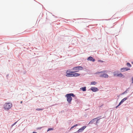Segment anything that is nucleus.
Masks as SVG:
<instances>
[{
    "label": "nucleus",
    "instance_id": "nucleus-18",
    "mask_svg": "<svg viewBox=\"0 0 133 133\" xmlns=\"http://www.w3.org/2000/svg\"><path fill=\"white\" fill-rule=\"evenodd\" d=\"M127 66L130 67H131V65L129 63H127Z\"/></svg>",
    "mask_w": 133,
    "mask_h": 133
},
{
    "label": "nucleus",
    "instance_id": "nucleus-2",
    "mask_svg": "<svg viewBox=\"0 0 133 133\" xmlns=\"http://www.w3.org/2000/svg\"><path fill=\"white\" fill-rule=\"evenodd\" d=\"M83 68L81 66H78L73 68L72 70H74L73 72L75 73L79 72L80 70H83Z\"/></svg>",
    "mask_w": 133,
    "mask_h": 133
},
{
    "label": "nucleus",
    "instance_id": "nucleus-22",
    "mask_svg": "<svg viewBox=\"0 0 133 133\" xmlns=\"http://www.w3.org/2000/svg\"><path fill=\"white\" fill-rule=\"evenodd\" d=\"M131 80L132 81V83H133V77L132 78Z\"/></svg>",
    "mask_w": 133,
    "mask_h": 133
},
{
    "label": "nucleus",
    "instance_id": "nucleus-3",
    "mask_svg": "<svg viewBox=\"0 0 133 133\" xmlns=\"http://www.w3.org/2000/svg\"><path fill=\"white\" fill-rule=\"evenodd\" d=\"M12 105V104L11 103H6L4 105V108H11Z\"/></svg>",
    "mask_w": 133,
    "mask_h": 133
},
{
    "label": "nucleus",
    "instance_id": "nucleus-23",
    "mask_svg": "<svg viewBox=\"0 0 133 133\" xmlns=\"http://www.w3.org/2000/svg\"><path fill=\"white\" fill-rule=\"evenodd\" d=\"M32 133H37L36 132H33Z\"/></svg>",
    "mask_w": 133,
    "mask_h": 133
},
{
    "label": "nucleus",
    "instance_id": "nucleus-19",
    "mask_svg": "<svg viewBox=\"0 0 133 133\" xmlns=\"http://www.w3.org/2000/svg\"><path fill=\"white\" fill-rule=\"evenodd\" d=\"M78 125L77 124H76L75 125H74L72 126L71 128H70V130H71V129H72L74 127H75L76 126H77Z\"/></svg>",
    "mask_w": 133,
    "mask_h": 133
},
{
    "label": "nucleus",
    "instance_id": "nucleus-20",
    "mask_svg": "<svg viewBox=\"0 0 133 133\" xmlns=\"http://www.w3.org/2000/svg\"><path fill=\"white\" fill-rule=\"evenodd\" d=\"M53 130V129L52 128H49L48 129L47 131H49L51 130Z\"/></svg>",
    "mask_w": 133,
    "mask_h": 133
},
{
    "label": "nucleus",
    "instance_id": "nucleus-9",
    "mask_svg": "<svg viewBox=\"0 0 133 133\" xmlns=\"http://www.w3.org/2000/svg\"><path fill=\"white\" fill-rule=\"evenodd\" d=\"M86 126H84L83 127H82L80 128L78 130V132H82L86 128Z\"/></svg>",
    "mask_w": 133,
    "mask_h": 133
},
{
    "label": "nucleus",
    "instance_id": "nucleus-24",
    "mask_svg": "<svg viewBox=\"0 0 133 133\" xmlns=\"http://www.w3.org/2000/svg\"><path fill=\"white\" fill-rule=\"evenodd\" d=\"M126 92V91H125V92H124L123 93V94H125V92Z\"/></svg>",
    "mask_w": 133,
    "mask_h": 133
},
{
    "label": "nucleus",
    "instance_id": "nucleus-14",
    "mask_svg": "<svg viewBox=\"0 0 133 133\" xmlns=\"http://www.w3.org/2000/svg\"><path fill=\"white\" fill-rule=\"evenodd\" d=\"M118 72L117 71H115L114 72V75L115 76H117V74Z\"/></svg>",
    "mask_w": 133,
    "mask_h": 133
},
{
    "label": "nucleus",
    "instance_id": "nucleus-7",
    "mask_svg": "<svg viewBox=\"0 0 133 133\" xmlns=\"http://www.w3.org/2000/svg\"><path fill=\"white\" fill-rule=\"evenodd\" d=\"M90 89L93 92H96L98 91V88L96 87H92Z\"/></svg>",
    "mask_w": 133,
    "mask_h": 133
},
{
    "label": "nucleus",
    "instance_id": "nucleus-4",
    "mask_svg": "<svg viewBox=\"0 0 133 133\" xmlns=\"http://www.w3.org/2000/svg\"><path fill=\"white\" fill-rule=\"evenodd\" d=\"M74 73L73 71H71L68 70L66 72V76L67 77H72V74Z\"/></svg>",
    "mask_w": 133,
    "mask_h": 133
},
{
    "label": "nucleus",
    "instance_id": "nucleus-1",
    "mask_svg": "<svg viewBox=\"0 0 133 133\" xmlns=\"http://www.w3.org/2000/svg\"><path fill=\"white\" fill-rule=\"evenodd\" d=\"M71 96L74 97L75 95L72 93L68 94L65 95V97H66L67 100L69 104L71 103V101L72 99Z\"/></svg>",
    "mask_w": 133,
    "mask_h": 133
},
{
    "label": "nucleus",
    "instance_id": "nucleus-26",
    "mask_svg": "<svg viewBox=\"0 0 133 133\" xmlns=\"http://www.w3.org/2000/svg\"><path fill=\"white\" fill-rule=\"evenodd\" d=\"M132 64H133V62H132Z\"/></svg>",
    "mask_w": 133,
    "mask_h": 133
},
{
    "label": "nucleus",
    "instance_id": "nucleus-13",
    "mask_svg": "<svg viewBox=\"0 0 133 133\" xmlns=\"http://www.w3.org/2000/svg\"><path fill=\"white\" fill-rule=\"evenodd\" d=\"M107 72V71H106V70L103 71H101V72H97L96 73V74H99L100 72L104 73V72Z\"/></svg>",
    "mask_w": 133,
    "mask_h": 133
},
{
    "label": "nucleus",
    "instance_id": "nucleus-21",
    "mask_svg": "<svg viewBox=\"0 0 133 133\" xmlns=\"http://www.w3.org/2000/svg\"><path fill=\"white\" fill-rule=\"evenodd\" d=\"M36 110L37 111L41 110H42V109H36Z\"/></svg>",
    "mask_w": 133,
    "mask_h": 133
},
{
    "label": "nucleus",
    "instance_id": "nucleus-17",
    "mask_svg": "<svg viewBox=\"0 0 133 133\" xmlns=\"http://www.w3.org/2000/svg\"><path fill=\"white\" fill-rule=\"evenodd\" d=\"M123 75L121 73H120L119 74H117V76H119L120 77H121Z\"/></svg>",
    "mask_w": 133,
    "mask_h": 133
},
{
    "label": "nucleus",
    "instance_id": "nucleus-28",
    "mask_svg": "<svg viewBox=\"0 0 133 133\" xmlns=\"http://www.w3.org/2000/svg\"><path fill=\"white\" fill-rule=\"evenodd\" d=\"M22 103V101H21V103Z\"/></svg>",
    "mask_w": 133,
    "mask_h": 133
},
{
    "label": "nucleus",
    "instance_id": "nucleus-15",
    "mask_svg": "<svg viewBox=\"0 0 133 133\" xmlns=\"http://www.w3.org/2000/svg\"><path fill=\"white\" fill-rule=\"evenodd\" d=\"M96 118H95L93 119L92 120H91L90 121L89 123H93V122L96 119Z\"/></svg>",
    "mask_w": 133,
    "mask_h": 133
},
{
    "label": "nucleus",
    "instance_id": "nucleus-5",
    "mask_svg": "<svg viewBox=\"0 0 133 133\" xmlns=\"http://www.w3.org/2000/svg\"><path fill=\"white\" fill-rule=\"evenodd\" d=\"M121 70L122 72H124L129 70H130V69L129 68L127 67H126L121 68Z\"/></svg>",
    "mask_w": 133,
    "mask_h": 133
},
{
    "label": "nucleus",
    "instance_id": "nucleus-12",
    "mask_svg": "<svg viewBox=\"0 0 133 133\" xmlns=\"http://www.w3.org/2000/svg\"><path fill=\"white\" fill-rule=\"evenodd\" d=\"M81 89H82L83 91H85L86 90V87H82L80 88Z\"/></svg>",
    "mask_w": 133,
    "mask_h": 133
},
{
    "label": "nucleus",
    "instance_id": "nucleus-25",
    "mask_svg": "<svg viewBox=\"0 0 133 133\" xmlns=\"http://www.w3.org/2000/svg\"><path fill=\"white\" fill-rule=\"evenodd\" d=\"M6 109V110H8V108Z\"/></svg>",
    "mask_w": 133,
    "mask_h": 133
},
{
    "label": "nucleus",
    "instance_id": "nucleus-8",
    "mask_svg": "<svg viewBox=\"0 0 133 133\" xmlns=\"http://www.w3.org/2000/svg\"><path fill=\"white\" fill-rule=\"evenodd\" d=\"M100 77H103L104 78H108V75L106 74H104L103 75H101L99 76Z\"/></svg>",
    "mask_w": 133,
    "mask_h": 133
},
{
    "label": "nucleus",
    "instance_id": "nucleus-16",
    "mask_svg": "<svg viewBox=\"0 0 133 133\" xmlns=\"http://www.w3.org/2000/svg\"><path fill=\"white\" fill-rule=\"evenodd\" d=\"M96 82H91V85H95L96 84Z\"/></svg>",
    "mask_w": 133,
    "mask_h": 133
},
{
    "label": "nucleus",
    "instance_id": "nucleus-10",
    "mask_svg": "<svg viewBox=\"0 0 133 133\" xmlns=\"http://www.w3.org/2000/svg\"><path fill=\"white\" fill-rule=\"evenodd\" d=\"M88 60H90L91 61H92L93 62H94L95 61V59L93 58L92 57H89L88 59Z\"/></svg>",
    "mask_w": 133,
    "mask_h": 133
},
{
    "label": "nucleus",
    "instance_id": "nucleus-11",
    "mask_svg": "<svg viewBox=\"0 0 133 133\" xmlns=\"http://www.w3.org/2000/svg\"><path fill=\"white\" fill-rule=\"evenodd\" d=\"M80 75V74L78 73H75L72 74V77H77L79 76Z\"/></svg>",
    "mask_w": 133,
    "mask_h": 133
},
{
    "label": "nucleus",
    "instance_id": "nucleus-6",
    "mask_svg": "<svg viewBox=\"0 0 133 133\" xmlns=\"http://www.w3.org/2000/svg\"><path fill=\"white\" fill-rule=\"evenodd\" d=\"M127 97H125L121 101V102L119 103L118 105L116 107V108H117L118 106L119 105H121L122 103L124 102L127 99Z\"/></svg>",
    "mask_w": 133,
    "mask_h": 133
},
{
    "label": "nucleus",
    "instance_id": "nucleus-27",
    "mask_svg": "<svg viewBox=\"0 0 133 133\" xmlns=\"http://www.w3.org/2000/svg\"><path fill=\"white\" fill-rule=\"evenodd\" d=\"M16 122H15V123H14V125L15 124H16Z\"/></svg>",
    "mask_w": 133,
    "mask_h": 133
}]
</instances>
